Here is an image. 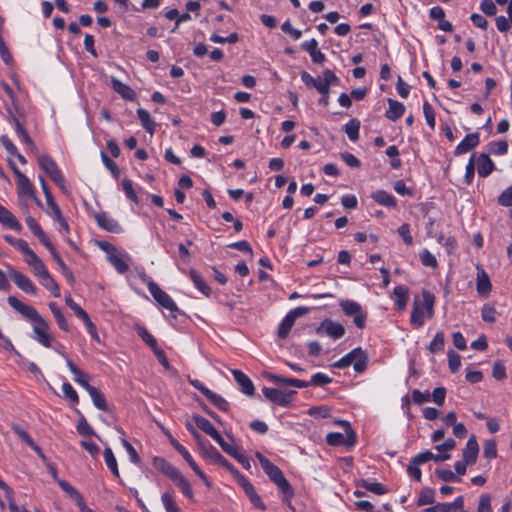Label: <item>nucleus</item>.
I'll use <instances>...</instances> for the list:
<instances>
[{
	"instance_id": "f257e3e1",
	"label": "nucleus",
	"mask_w": 512,
	"mask_h": 512,
	"mask_svg": "<svg viewBox=\"0 0 512 512\" xmlns=\"http://www.w3.org/2000/svg\"><path fill=\"white\" fill-rule=\"evenodd\" d=\"M98 246L105 252L107 261L119 274H125L129 270L132 258L128 252L106 241L99 242Z\"/></svg>"
},
{
	"instance_id": "f03ea898",
	"label": "nucleus",
	"mask_w": 512,
	"mask_h": 512,
	"mask_svg": "<svg viewBox=\"0 0 512 512\" xmlns=\"http://www.w3.org/2000/svg\"><path fill=\"white\" fill-rule=\"evenodd\" d=\"M434 313V296L424 291L422 300H415L411 312L410 322L415 328H421L425 320L432 318Z\"/></svg>"
},
{
	"instance_id": "7ed1b4c3",
	"label": "nucleus",
	"mask_w": 512,
	"mask_h": 512,
	"mask_svg": "<svg viewBox=\"0 0 512 512\" xmlns=\"http://www.w3.org/2000/svg\"><path fill=\"white\" fill-rule=\"evenodd\" d=\"M39 167L51 178V180L64 192L68 193V187L61 170L56 162L47 154L38 155Z\"/></svg>"
},
{
	"instance_id": "20e7f679",
	"label": "nucleus",
	"mask_w": 512,
	"mask_h": 512,
	"mask_svg": "<svg viewBox=\"0 0 512 512\" xmlns=\"http://www.w3.org/2000/svg\"><path fill=\"white\" fill-rule=\"evenodd\" d=\"M144 281L147 284V288L157 303L169 310L170 312H176L178 310L176 303L173 299L163 291L153 280L149 277L144 276Z\"/></svg>"
},
{
	"instance_id": "39448f33",
	"label": "nucleus",
	"mask_w": 512,
	"mask_h": 512,
	"mask_svg": "<svg viewBox=\"0 0 512 512\" xmlns=\"http://www.w3.org/2000/svg\"><path fill=\"white\" fill-rule=\"evenodd\" d=\"M10 168L17 178V193L20 199H36L34 194V186L29 180V178L24 175L14 164V162L9 159L8 160Z\"/></svg>"
},
{
	"instance_id": "423d86ee",
	"label": "nucleus",
	"mask_w": 512,
	"mask_h": 512,
	"mask_svg": "<svg viewBox=\"0 0 512 512\" xmlns=\"http://www.w3.org/2000/svg\"><path fill=\"white\" fill-rule=\"evenodd\" d=\"M308 311V307L305 306H299L290 310L279 324L278 336L282 339H285L289 335V332L293 327L295 320L299 317L306 315Z\"/></svg>"
},
{
	"instance_id": "0eeeda50",
	"label": "nucleus",
	"mask_w": 512,
	"mask_h": 512,
	"mask_svg": "<svg viewBox=\"0 0 512 512\" xmlns=\"http://www.w3.org/2000/svg\"><path fill=\"white\" fill-rule=\"evenodd\" d=\"M342 425L345 426V433L332 432L327 434L326 441L329 445L337 446V445H345L352 446L356 441V436L354 431L352 430L349 422L340 421Z\"/></svg>"
},
{
	"instance_id": "6e6552de",
	"label": "nucleus",
	"mask_w": 512,
	"mask_h": 512,
	"mask_svg": "<svg viewBox=\"0 0 512 512\" xmlns=\"http://www.w3.org/2000/svg\"><path fill=\"white\" fill-rule=\"evenodd\" d=\"M262 393L265 396V398L268 399L269 401H271L277 405L285 407L290 404V402L292 400V396L296 392L293 390L286 391V390H281V389H276V388L264 387L262 389Z\"/></svg>"
},
{
	"instance_id": "1a4fd4ad",
	"label": "nucleus",
	"mask_w": 512,
	"mask_h": 512,
	"mask_svg": "<svg viewBox=\"0 0 512 512\" xmlns=\"http://www.w3.org/2000/svg\"><path fill=\"white\" fill-rule=\"evenodd\" d=\"M7 301L9 303V305L14 310H16L24 318H26L27 320H29L33 323L39 321L42 318V316L37 312V310L35 308H33L32 306H30L28 304L21 302L14 296H9Z\"/></svg>"
},
{
	"instance_id": "9d476101",
	"label": "nucleus",
	"mask_w": 512,
	"mask_h": 512,
	"mask_svg": "<svg viewBox=\"0 0 512 512\" xmlns=\"http://www.w3.org/2000/svg\"><path fill=\"white\" fill-rule=\"evenodd\" d=\"M49 324L43 317L34 323V339L46 348L52 346L53 336L49 333Z\"/></svg>"
},
{
	"instance_id": "9b49d317",
	"label": "nucleus",
	"mask_w": 512,
	"mask_h": 512,
	"mask_svg": "<svg viewBox=\"0 0 512 512\" xmlns=\"http://www.w3.org/2000/svg\"><path fill=\"white\" fill-rule=\"evenodd\" d=\"M317 333H325L334 340L340 339L345 334V328L342 324L332 320H324L317 329Z\"/></svg>"
},
{
	"instance_id": "f8f14e48",
	"label": "nucleus",
	"mask_w": 512,
	"mask_h": 512,
	"mask_svg": "<svg viewBox=\"0 0 512 512\" xmlns=\"http://www.w3.org/2000/svg\"><path fill=\"white\" fill-rule=\"evenodd\" d=\"M7 117L9 122L14 125L16 134L21 138V140L30 148H35V144L31 137L28 135L25 130L23 124L20 122L17 115H15L10 107L6 109Z\"/></svg>"
},
{
	"instance_id": "ddd939ff",
	"label": "nucleus",
	"mask_w": 512,
	"mask_h": 512,
	"mask_svg": "<svg viewBox=\"0 0 512 512\" xmlns=\"http://www.w3.org/2000/svg\"><path fill=\"white\" fill-rule=\"evenodd\" d=\"M255 457L257 458L261 468L264 470L270 480H285L281 470L268 458L259 452L255 454Z\"/></svg>"
},
{
	"instance_id": "4468645a",
	"label": "nucleus",
	"mask_w": 512,
	"mask_h": 512,
	"mask_svg": "<svg viewBox=\"0 0 512 512\" xmlns=\"http://www.w3.org/2000/svg\"><path fill=\"white\" fill-rule=\"evenodd\" d=\"M9 270L10 277L12 278V280L19 289L31 295H34L36 293V286L26 275L14 270L13 268H9Z\"/></svg>"
},
{
	"instance_id": "2eb2a0df",
	"label": "nucleus",
	"mask_w": 512,
	"mask_h": 512,
	"mask_svg": "<svg viewBox=\"0 0 512 512\" xmlns=\"http://www.w3.org/2000/svg\"><path fill=\"white\" fill-rule=\"evenodd\" d=\"M221 448L234 457L239 463L242 464L243 467L246 469L250 468V460L249 458L233 443V442H226L222 438V442L218 443Z\"/></svg>"
},
{
	"instance_id": "dca6fc26",
	"label": "nucleus",
	"mask_w": 512,
	"mask_h": 512,
	"mask_svg": "<svg viewBox=\"0 0 512 512\" xmlns=\"http://www.w3.org/2000/svg\"><path fill=\"white\" fill-rule=\"evenodd\" d=\"M24 257L25 262L29 265L37 278H40L49 272L44 262L35 254L32 249H30V251L24 255Z\"/></svg>"
},
{
	"instance_id": "f3484780",
	"label": "nucleus",
	"mask_w": 512,
	"mask_h": 512,
	"mask_svg": "<svg viewBox=\"0 0 512 512\" xmlns=\"http://www.w3.org/2000/svg\"><path fill=\"white\" fill-rule=\"evenodd\" d=\"M95 220L98 226L111 233H121L122 227L120 224L107 213H98L95 215Z\"/></svg>"
},
{
	"instance_id": "a211bd4d",
	"label": "nucleus",
	"mask_w": 512,
	"mask_h": 512,
	"mask_svg": "<svg viewBox=\"0 0 512 512\" xmlns=\"http://www.w3.org/2000/svg\"><path fill=\"white\" fill-rule=\"evenodd\" d=\"M475 161L477 173L481 178L488 177L495 169V165L488 154H479L477 157H475Z\"/></svg>"
},
{
	"instance_id": "6ab92c4d",
	"label": "nucleus",
	"mask_w": 512,
	"mask_h": 512,
	"mask_svg": "<svg viewBox=\"0 0 512 512\" xmlns=\"http://www.w3.org/2000/svg\"><path fill=\"white\" fill-rule=\"evenodd\" d=\"M193 420L197 427L209 435L213 440H215L217 443L222 442L223 437L219 434V432L208 419L199 415H194Z\"/></svg>"
},
{
	"instance_id": "aec40b11",
	"label": "nucleus",
	"mask_w": 512,
	"mask_h": 512,
	"mask_svg": "<svg viewBox=\"0 0 512 512\" xmlns=\"http://www.w3.org/2000/svg\"><path fill=\"white\" fill-rule=\"evenodd\" d=\"M301 48L310 55L313 63L322 64L325 62L326 56L319 50L318 42L316 39L313 38L309 41L303 42L301 44Z\"/></svg>"
},
{
	"instance_id": "412c9836",
	"label": "nucleus",
	"mask_w": 512,
	"mask_h": 512,
	"mask_svg": "<svg viewBox=\"0 0 512 512\" xmlns=\"http://www.w3.org/2000/svg\"><path fill=\"white\" fill-rule=\"evenodd\" d=\"M480 137L478 133H470L456 146L454 154L459 156L465 154L478 146Z\"/></svg>"
},
{
	"instance_id": "4be33fe9",
	"label": "nucleus",
	"mask_w": 512,
	"mask_h": 512,
	"mask_svg": "<svg viewBox=\"0 0 512 512\" xmlns=\"http://www.w3.org/2000/svg\"><path fill=\"white\" fill-rule=\"evenodd\" d=\"M66 365L69 371L72 373L73 379L77 384L83 387L86 391L93 387L88 382L89 376L79 367H77L70 359H66Z\"/></svg>"
},
{
	"instance_id": "5701e85b",
	"label": "nucleus",
	"mask_w": 512,
	"mask_h": 512,
	"mask_svg": "<svg viewBox=\"0 0 512 512\" xmlns=\"http://www.w3.org/2000/svg\"><path fill=\"white\" fill-rule=\"evenodd\" d=\"M232 375L237 382L240 390L247 396L254 394V385L251 379L240 370H232Z\"/></svg>"
},
{
	"instance_id": "b1692460",
	"label": "nucleus",
	"mask_w": 512,
	"mask_h": 512,
	"mask_svg": "<svg viewBox=\"0 0 512 512\" xmlns=\"http://www.w3.org/2000/svg\"><path fill=\"white\" fill-rule=\"evenodd\" d=\"M479 453V445L477 439L474 435L470 436L465 448L463 449L462 456L466 462H469L471 465L474 464L477 460Z\"/></svg>"
},
{
	"instance_id": "393cba45",
	"label": "nucleus",
	"mask_w": 512,
	"mask_h": 512,
	"mask_svg": "<svg viewBox=\"0 0 512 512\" xmlns=\"http://www.w3.org/2000/svg\"><path fill=\"white\" fill-rule=\"evenodd\" d=\"M0 223L12 230L20 232L22 230L21 223L17 218L3 205L0 204Z\"/></svg>"
},
{
	"instance_id": "a878e982",
	"label": "nucleus",
	"mask_w": 512,
	"mask_h": 512,
	"mask_svg": "<svg viewBox=\"0 0 512 512\" xmlns=\"http://www.w3.org/2000/svg\"><path fill=\"white\" fill-rule=\"evenodd\" d=\"M266 377L270 382L276 383V384L290 385V386H294L296 388H306V387L310 386V383L308 381L295 379V378L283 377V376L273 374V373L268 374Z\"/></svg>"
},
{
	"instance_id": "bb28decb",
	"label": "nucleus",
	"mask_w": 512,
	"mask_h": 512,
	"mask_svg": "<svg viewBox=\"0 0 512 512\" xmlns=\"http://www.w3.org/2000/svg\"><path fill=\"white\" fill-rule=\"evenodd\" d=\"M371 198L379 205L387 208H395L397 205L395 197L385 190L374 191L371 194Z\"/></svg>"
},
{
	"instance_id": "cd10ccee",
	"label": "nucleus",
	"mask_w": 512,
	"mask_h": 512,
	"mask_svg": "<svg viewBox=\"0 0 512 512\" xmlns=\"http://www.w3.org/2000/svg\"><path fill=\"white\" fill-rule=\"evenodd\" d=\"M241 486L245 492V494L248 496L250 502L253 504L254 507L265 510L266 506L264 502L262 501L261 497L257 494L254 486L251 482H240Z\"/></svg>"
},
{
	"instance_id": "c85d7f7f",
	"label": "nucleus",
	"mask_w": 512,
	"mask_h": 512,
	"mask_svg": "<svg viewBox=\"0 0 512 512\" xmlns=\"http://www.w3.org/2000/svg\"><path fill=\"white\" fill-rule=\"evenodd\" d=\"M388 109L385 113V116L387 119L391 121H397L399 118H401L405 112V106L394 99H388Z\"/></svg>"
},
{
	"instance_id": "c756f323",
	"label": "nucleus",
	"mask_w": 512,
	"mask_h": 512,
	"mask_svg": "<svg viewBox=\"0 0 512 512\" xmlns=\"http://www.w3.org/2000/svg\"><path fill=\"white\" fill-rule=\"evenodd\" d=\"M111 86L115 92H117L125 100H133L135 97L134 91L131 87L119 79L112 77Z\"/></svg>"
},
{
	"instance_id": "7c9ffc66",
	"label": "nucleus",
	"mask_w": 512,
	"mask_h": 512,
	"mask_svg": "<svg viewBox=\"0 0 512 512\" xmlns=\"http://www.w3.org/2000/svg\"><path fill=\"white\" fill-rule=\"evenodd\" d=\"M137 117L142 125V127L150 134L153 135L156 129V122L152 119L150 113L143 109H137Z\"/></svg>"
},
{
	"instance_id": "2f4dec72",
	"label": "nucleus",
	"mask_w": 512,
	"mask_h": 512,
	"mask_svg": "<svg viewBox=\"0 0 512 512\" xmlns=\"http://www.w3.org/2000/svg\"><path fill=\"white\" fill-rule=\"evenodd\" d=\"M155 464L171 480H183L180 472L164 459H155Z\"/></svg>"
},
{
	"instance_id": "473e14b6",
	"label": "nucleus",
	"mask_w": 512,
	"mask_h": 512,
	"mask_svg": "<svg viewBox=\"0 0 512 512\" xmlns=\"http://www.w3.org/2000/svg\"><path fill=\"white\" fill-rule=\"evenodd\" d=\"M450 458V454H434L433 452L427 450L421 453H418L412 460L415 461V463L424 464L431 460H434L436 462L438 461H444Z\"/></svg>"
},
{
	"instance_id": "72a5a7b5",
	"label": "nucleus",
	"mask_w": 512,
	"mask_h": 512,
	"mask_svg": "<svg viewBox=\"0 0 512 512\" xmlns=\"http://www.w3.org/2000/svg\"><path fill=\"white\" fill-rule=\"evenodd\" d=\"M476 285H477V292L480 295L486 296L491 291L490 279H489L487 273L481 268H478Z\"/></svg>"
},
{
	"instance_id": "f704fd0d",
	"label": "nucleus",
	"mask_w": 512,
	"mask_h": 512,
	"mask_svg": "<svg viewBox=\"0 0 512 512\" xmlns=\"http://www.w3.org/2000/svg\"><path fill=\"white\" fill-rule=\"evenodd\" d=\"M25 223L31 232L39 239L41 244L45 243V241L49 239V237L46 235L34 217L27 215L25 218Z\"/></svg>"
},
{
	"instance_id": "c9c22d12",
	"label": "nucleus",
	"mask_w": 512,
	"mask_h": 512,
	"mask_svg": "<svg viewBox=\"0 0 512 512\" xmlns=\"http://www.w3.org/2000/svg\"><path fill=\"white\" fill-rule=\"evenodd\" d=\"M395 304L399 310H404L408 302V288L398 285L393 290Z\"/></svg>"
},
{
	"instance_id": "e433bc0d",
	"label": "nucleus",
	"mask_w": 512,
	"mask_h": 512,
	"mask_svg": "<svg viewBox=\"0 0 512 512\" xmlns=\"http://www.w3.org/2000/svg\"><path fill=\"white\" fill-rule=\"evenodd\" d=\"M87 393L89 394L94 406L101 410V411H107L108 405L106 402V399L104 395L95 387H92L88 389Z\"/></svg>"
},
{
	"instance_id": "4c0bfd02",
	"label": "nucleus",
	"mask_w": 512,
	"mask_h": 512,
	"mask_svg": "<svg viewBox=\"0 0 512 512\" xmlns=\"http://www.w3.org/2000/svg\"><path fill=\"white\" fill-rule=\"evenodd\" d=\"M357 355L353 358V368L356 373H363L366 370L368 355L360 347L356 348Z\"/></svg>"
},
{
	"instance_id": "58836bf2",
	"label": "nucleus",
	"mask_w": 512,
	"mask_h": 512,
	"mask_svg": "<svg viewBox=\"0 0 512 512\" xmlns=\"http://www.w3.org/2000/svg\"><path fill=\"white\" fill-rule=\"evenodd\" d=\"M38 280L40 284L47 290H49L54 297L60 296V288L49 272L44 276L38 278Z\"/></svg>"
},
{
	"instance_id": "ea45409f",
	"label": "nucleus",
	"mask_w": 512,
	"mask_h": 512,
	"mask_svg": "<svg viewBox=\"0 0 512 512\" xmlns=\"http://www.w3.org/2000/svg\"><path fill=\"white\" fill-rule=\"evenodd\" d=\"M49 216L52 218L53 222L58 225L57 230L60 234H69L70 227L61 210L49 213Z\"/></svg>"
},
{
	"instance_id": "a19ab883",
	"label": "nucleus",
	"mask_w": 512,
	"mask_h": 512,
	"mask_svg": "<svg viewBox=\"0 0 512 512\" xmlns=\"http://www.w3.org/2000/svg\"><path fill=\"white\" fill-rule=\"evenodd\" d=\"M49 308H50L59 328L62 329L63 331H68L69 324H68V321L66 320L65 316L63 315L60 307L56 303H50Z\"/></svg>"
},
{
	"instance_id": "79ce46f5",
	"label": "nucleus",
	"mask_w": 512,
	"mask_h": 512,
	"mask_svg": "<svg viewBox=\"0 0 512 512\" xmlns=\"http://www.w3.org/2000/svg\"><path fill=\"white\" fill-rule=\"evenodd\" d=\"M105 464L114 476H119V470L115 455L110 447H106L103 452Z\"/></svg>"
},
{
	"instance_id": "37998d69",
	"label": "nucleus",
	"mask_w": 512,
	"mask_h": 512,
	"mask_svg": "<svg viewBox=\"0 0 512 512\" xmlns=\"http://www.w3.org/2000/svg\"><path fill=\"white\" fill-rule=\"evenodd\" d=\"M189 276L194 286L204 295L208 296L211 292L210 287L206 284L203 278L195 271L190 270Z\"/></svg>"
},
{
	"instance_id": "c03bdc74",
	"label": "nucleus",
	"mask_w": 512,
	"mask_h": 512,
	"mask_svg": "<svg viewBox=\"0 0 512 512\" xmlns=\"http://www.w3.org/2000/svg\"><path fill=\"white\" fill-rule=\"evenodd\" d=\"M359 130H360V122L357 119H352L348 121L344 126V131L347 134L348 138L355 142L359 138Z\"/></svg>"
},
{
	"instance_id": "a18cd8bd",
	"label": "nucleus",
	"mask_w": 512,
	"mask_h": 512,
	"mask_svg": "<svg viewBox=\"0 0 512 512\" xmlns=\"http://www.w3.org/2000/svg\"><path fill=\"white\" fill-rule=\"evenodd\" d=\"M4 240L17 248L23 255H26L31 249L23 239L14 238L11 235H5Z\"/></svg>"
},
{
	"instance_id": "49530a36",
	"label": "nucleus",
	"mask_w": 512,
	"mask_h": 512,
	"mask_svg": "<svg viewBox=\"0 0 512 512\" xmlns=\"http://www.w3.org/2000/svg\"><path fill=\"white\" fill-rule=\"evenodd\" d=\"M60 487L65 491L79 506L83 501L82 495L75 489L70 482H59Z\"/></svg>"
},
{
	"instance_id": "de8ad7c7",
	"label": "nucleus",
	"mask_w": 512,
	"mask_h": 512,
	"mask_svg": "<svg viewBox=\"0 0 512 512\" xmlns=\"http://www.w3.org/2000/svg\"><path fill=\"white\" fill-rule=\"evenodd\" d=\"M340 307L342 308V310L344 311V313L346 315L351 316V317L356 315L357 313H359L362 310L360 304H358L357 302L352 301V300L341 301Z\"/></svg>"
},
{
	"instance_id": "09e8293b",
	"label": "nucleus",
	"mask_w": 512,
	"mask_h": 512,
	"mask_svg": "<svg viewBox=\"0 0 512 512\" xmlns=\"http://www.w3.org/2000/svg\"><path fill=\"white\" fill-rule=\"evenodd\" d=\"M213 405H215L218 409L222 411H226L229 408V403L219 394L213 392L212 390L206 397Z\"/></svg>"
},
{
	"instance_id": "8fccbe9b",
	"label": "nucleus",
	"mask_w": 512,
	"mask_h": 512,
	"mask_svg": "<svg viewBox=\"0 0 512 512\" xmlns=\"http://www.w3.org/2000/svg\"><path fill=\"white\" fill-rule=\"evenodd\" d=\"M444 345V334L442 332H437L433 340L430 342L428 349L431 353H437L443 351Z\"/></svg>"
},
{
	"instance_id": "3c124183",
	"label": "nucleus",
	"mask_w": 512,
	"mask_h": 512,
	"mask_svg": "<svg viewBox=\"0 0 512 512\" xmlns=\"http://www.w3.org/2000/svg\"><path fill=\"white\" fill-rule=\"evenodd\" d=\"M121 185H122V189H123L126 197L130 201L138 204L139 203V199H138V196H137V194H136V192H135V190L133 188L132 181L130 179L125 178V179L122 180Z\"/></svg>"
},
{
	"instance_id": "603ef678",
	"label": "nucleus",
	"mask_w": 512,
	"mask_h": 512,
	"mask_svg": "<svg viewBox=\"0 0 512 512\" xmlns=\"http://www.w3.org/2000/svg\"><path fill=\"white\" fill-rule=\"evenodd\" d=\"M161 501L166 512H181L180 508L175 503L173 496L169 492L162 494Z\"/></svg>"
},
{
	"instance_id": "864d4df0",
	"label": "nucleus",
	"mask_w": 512,
	"mask_h": 512,
	"mask_svg": "<svg viewBox=\"0 0 512 512\" xmlns=\"http://www.w3.org/2000/svg\"><path fill=\"white\" fill-rule=\"evenodd\" d=\"M137 334L141 337V339L153 350L158 349L157 341L154 336L149 333L145 328L138 327Z\"/></svg>"
},
{
	"instance_id": "5fc2aeb1",
	"label": "nucleus",
	"mask_w": 512,
	"mask_h": 512,
	"mask_svg": "<svg viewBox=\"0 0 512 512\" xmlns=\"http://www.w3.org/2000/svg\"><path fill=\"white\" fill-rule=\"evenodd\" d=\"M366 491L376 495H383L388 492V488L382 482H362Z\"/></svg>"
},
{
	"instance_id": "6e6d98bb",
	"label": "nucleus",
	"mask_w": 512,
	"mask_h": 512,
	"mask_svg": "<svg viewBox=\"0 0 512 512\" xmlns=\"http://www.w3.org/2000/svg\"><path fill=\"white\" fill-rule=\"evenodd\" d=\"M419 258L423 266L431 268L437 267V259L428 249H423L419 254Z\"/></svg>"
},
{
	"instance_id": "4d7b16f0",
	"label": "nucleus",
	"mask_w": 512,
	"mask_h": 512,
	"mask_svg": "<svg viewBox=\"0 0 512 512\" xmlns=\"http://www.w3.org/2000/svg\"><path fill=\"white\" fill-rule=\"evenodd\" d=\"M278 485V489L282 494L283 501L287 503L289 507H291L290 499L292 498L294 491L290 485V482H276Z\"/></svg>"
},
{
	"instance_id": "13d9d810",
	"label": "nucleus",
	"mask_w": 512,
	"mask_h": 512,
	"mask_svg": "<svg viewBox=\"0 0 512 512\" xmlns=\"http://www.w3.org/2000/svg\"><path fill=\"white\" fill-rule=\"evenodd\" d=\"M483 456L488 459H494L497 456V445L495 440L489 439L484 442Z\"/></svg>"
},
{
	"instance_id": "bf43d9fd",
	"label": "nucleus",
	"mask_w": 512,
	"mask_h": 512,
	"mask_svg": "<svg viewBox=\"0 0 512 512\" xmlns=\"http://www.w3.org/2000/svg\"><path fill=\"white\" fill-rule=\"evenodd\" d=\"M434 496H435L434 490L427 488V487L423 488L421 490L419 498H418V505L423 506V505L432 504L434 502Z\"/></svg>"
},
{
	"instance_id": "052dcab7",
	"label": "nucleus",
	"mask_w": 512,
	"mask_h": 512,
	"mask_svg": "<svg viewBox=\"0 0 512 512\" xmlns=\"http://www.w3.org/2000/svg\"><path fill=\"white\" fill-rule=\"evenodd\" d=\"M65 302H66V305L75 313V315L83 320L85 319L86 317H88L89 315L86 313L85 310H83L81 308V306L79 304H77L72 298L71 296H67L65 298Z\"/></svg>"
},
{
	"instance_id": "680f3d73",
	"label": "nucleus",
	"mask_w": 512,
	"mask_h": 512,
	"mask_svg": "<svg viewBox=\"0 0 512 512\" xmlns=\"http://www.w3.org/2000/svg\"><path fill=\"white\" fill-rule=\"evenodd\" d=\"M423 113L426 120L427 125L434 130L436 121H435V113L432 106L428 102H424L423 104Z\"/></svg>"
},
{
	"instance_id": "e2e57ef3",
	"label": "nucleus",
	"mask_w": 512,
	"mask_h": 512,
	"mask_svg": "<svg viewBox=\"0 0 512 512\" xmlns=\"http://www.w3.org/2000/svg\"><path fill=\"white\" fill-rule=\"evenodd\" d=\"M332 382V378L322 372H317L312 375L309 381L310 385L313 386H324Z\"/></svg>"
},
{
	"instance_id": "0e129e2a",
	"label": "nucleus",
	"mask_w": 512,
	"mask_h": 512,
	"mask_svg": "<svg viewBox=\"0 0 512 512\" xmlns=\"http://www.w3.org/2000/svg\"><path fill=\"white\" fill-rule=\"evenodd\" d=\"M121 443L128 454L129 460L132 463L137 464L140 461V458H139V455H138L137 451L135 450V448L124 437L121 438Z\"/></svg>"
},
{
	"instance_id": "69168bd1",
	"label": "nucleus",
	"mask_w": 512,
	"mask_h": 512,
	"mask_svg": "<svg viewBox=\"0 0 512 512\" xmlns=\"http://www.w3.org/2000/svg\"><path fill=\"white\" fill-rule=\"evenodd\" d=\"M85 327H86V330L88 332V334L90 335L91 339L95 342H97L98 344H101V339L99 337V334L97 332V328L95 326V324L91 321L90 317H86L85 319L82 320Z\"/></svg>"
},
{
	"instance_id": "338daca9",
	"label": "nucleus",
	"mask_w": 512,
	"mask_h": 512,
	"mask_svg": "<svg viewBox=\"0 0 512 512\" xmlns=\"http://www.w3.org/2000/svg\"><path fill=\"white\" fill-rule=\"evenodd\" d=\"M62 393L65 398L69 399L73 403H78L79 397L76 390L69 382H64L62 384Z\"/></svg>"
},
{
	"instance_id": "774afa93",
	"label": "nucleus",
	"mask_w": 512,
	"mask_h": 512,
	"mask_svg": "<svg viewBox=\"0 0 512 512\" xmlns=\"http://www.w3.org/2000/svg\"><path fill=\"white\" fill-rule=\"evenodd\" d=\"M499 204L505 207L512 206V185L505 189L499 196Z\"/></svg>"
}]
</instances>
